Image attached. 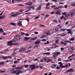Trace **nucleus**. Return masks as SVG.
Returning a JSON list of instances; mask_svg holds the SVG:
<instances>
[{"label":"nucleus","instance_id":"46","mask_svg":"<svg viewBox=\"0 0 75 75\" xmlns=\"http://www.w3.org/2000/svg\"><path fill=\"white\" fill-rule=\"evenodd\" d=\"M29 8H33V6H30L29 7H27L26 8H27L28 9Z\"/></svg>","mask_w":75,"mask_h":75},{"label":"nucleus","instance_id":"21","mask_svg":"<svg viewBox=\"0 0 75 75\" xmlns=\"http://www.w3.org/2000/svg\"><path fill=\"white\" fill-rule=\"evenodd\" d=\"M65 17H70V14L69 13L68 14H66L65 15Z\"/></svg>","mask_w":75,"mask_h":75},{"label":"nucleus","instance_id":"34","mask_svg":"<svg viewBox=\"0 0 75 75\" xmlns=\"http://www.w3.org/2000/svg\"><path fill=\"white\" fill-rule=\"evenodd\" d=\"M52 60L51 59H49L47 60V62H50V61H51Z\"/></svg>","mask_w":75,"mask_h":75},{"label":"nucleus","instance_id":"52","mask_svg":"<svg viewBox=\"0 0 75 75\" xmlns=\"http://www.w3.org/2000/svg\"><path fill=\"white\" fill-rule=\"evenodd\" d=\"M24 67H25V68H27L28 67V65H25Z\"/></svg>","mask_w":75,"mask_h":75},{"label":"nucleus","instance_id":"35","mask_svg":"<svg viewBox=\"0 0 75 75\" xmlns=\"http://www.w3.org/2000/svg\"><path fill=\"white\" fill-rule=\"evenodd\" d=\"M67 35V34L65 33V34H61V36H63V37H64V36H65V35Z\"/></svg>","mask_w":75,"mask_h":75},{"label":"nucleus","instance_id":"50","mask_svg":"<svg viewBox=\"0 0 75 75\" xmlns=\"http://www.w3.org/2000/svg\"><path fill=\"white\" fill-rule=\"evenodd\" d=\"M54 7H56V6H54L53 5H52L51 6V8H54Z\"/></svg>","mask_w":75,"mask_h":75},{"label":"nucleus","instance_id":"36","mask_svg":"<svg viewBox=\"0 0 75 75\" xmlns=\"http://www.w3.org/2000/svg\"><path fill=\"white\" fill-rule=\"evenodd\" d=\"M33 4V3H32V2H30L29 3V6H31V5H32V4Z\"/></svg>","mask_w":75,"mask_h":75},{"label":"nucleus","instance_id":"47","mask_svg":"<svg viewBox=\"0 0 75 75\" xmlns=\"http://www.w3.org/2000/svg\"><path fill=\"white\" fill-rule=\"evenodd\" d=\"M39 17H40L39 15V16H37L35 18H34V19H37V18L38 19L39 18Z\"/></svg>","mask_w":75,"mask_h":75},{"label":"nucleus","instance_id":"64","mask_svg":"<svg viewBox=\"0 0 75 75\" xmlns=\"http://www.w3.org/2000/svg\"><path fill=\"white\" fill-rule=\"evenodd\" d=\"M54 23H57V20H54Z\"/></svg>","mask_w":75,"mask_h":75},{"label":"nucleus","instance_id":"43","mask_svg":"<svg viewBox=\"0 0 75 75\" xmlns=\"http://www.w3.org/2000/svg\"><path fill=\"white\" fill-rule=\"evenodd\" d=\"M41 41H47V40L43 39Z\"/></svg>","mask_w":75,"mask_h":75},{"label":"nucleus","instance_id":"7","mask_svg":"<svg viewBox=\"0 0 75 75\" xmlns=\"http://www.w3.org/2000/svg\"><path fill=\"white\" fill-rule=\"evenodd\" d=\"M59 64H60L59 67H61V68H64V66H63V64L61 62H59L58 63Z\"/></svg>","mask_w":75,"mask_h":75},{"label":"nucleus","instance_id":"55","mask_svg":"<svg viewBox=\"0 0 75 75\" xmlns=\"http://www.w3.org/2000/svg\"><path fill=\"white\" fill-rule=\"evenodd\" d=\"M58 42H59V40H56V43H58Z\"/></svg>","mask_w":75,"mask_h":75},{"label":"nucleus","instance_id":"62","mask_svg":"<svg viewBox=\"0 0 75 75\" xmlns=\"http://www.w3.org/2000/svg\"><path fill=\"white\" fill-rule=\"evenodd\" d=\"M21 35H24V34H25V33H24L23 32H21Z\"/></svg>","mask_w":75,"mask_h":75},{"label":"nucleus","instance_id":"63","mask_svg":"<svg viewBox=\"0 0 75 75\" xmlns=\"http://www.w3.org/2000/svg\"><path fill=\"white\" fill-rule=\"evenodd\" d=\"M63 8V7H62V6H60L58 7V8L59 9V8Z\"/></svg>","mask_w":75,"mask_h":75},{"label":"nucleus","instance_id":"60","mask_svg":"<svg viewBox=\"0 0 75 75\" xmlns=\"http://www.w3.org/2000/svg\"><path fill=\"white\" fill-rule=\"evenodd\" d=\"M30 10H31V9H28V10L25 11V12H28V11H30Z\"/></svg>","mask_w":75,"mask_h":75},{"label":"nucleus","instance_id":"19","mask_svg":"<svg viewBox=\"0 0 75 75\" xmlns=\"http://www.w3.org/2000/svg\"><path fill=\"white\" fill-rule=\"evenodd\" d=\"M67 42H65V43L64 42H63L62 41L61 42V44H62V45H67Z\"/></svg>","mask_w":75,"mask_h":75},{"label":"nucleus","instance_id":"26","mask_svg":"<svg viewBox=\"0 0 75 75\" xmlns=\"http://www.w3.org/2000/svg\"><path fill=\"white\" fill-rule=\"evenodd\" d=\"M0 32L1 33H3V32H4V31L3 30V29H2V28H0Z\"/></svg>","mask_w":75,"mask_h":75},{"label":"nucleus","instance_id":"13","mask_svg":"<svg viewBox=\"0 0 75 75\" xmlns=\"http://www.w3.org/2000/svg\"><path fill=\"white\" fill-rule=\"evenodd\" d=\"M73 71L74 70H73V69H71L68 70L66 71V72L68 73L69 72H73Z\"/></svg>","mask_w":75,"mask_h":75},{"label":"nucleus","instance_id":"16","mask_svg":"<svg viewBox=\"0 0 75 75\" xmlns=\"http://www.w3.org/2000/svg\"><path fill=\"white\" fill-rule=\"evenodd\" d=\"M25 50V48H22L19 50V51L21 52H23V51H24Z\"/></svg>","mask_w":75,"mask_h":75},{"label":"nucleus","instance_id":"12","mask_svg":"<svg viewBox=\"0 0 75 75\" xmlns=\"http://www.w3.org/2000/svg\"><path fill=\"white\" fill-rule=\"evenodd\" d=\"M51 67L52 68V69H54V68L56 67V64H53L51 65Z\"/></svg>","mask_w":75,"mask_h":75},{"label":"nucleus","instance_id":"61","mask_svg":"<svg viewBox=\"0 0 75 75\" xmlns=\"http://www.w3.org/2000/svg\"><path fill=\"white\" fill-rule=\"evenodd\" d=\"M75 54H73L71 56V57H75Z\"/></svg>","mask_w":75,"mask_h":75},{"label":"nucleus","instance_id":"6","mask_svg":"<svg viewBox=\"0 0 75 75\" xmlns=\"http://www.w3.org/2000/svg\"><path fill=\"white\" fill-rule=\"evenodd\" d=\"M39 39H37V41L35 42V44H37V45H39V44L41 42V40H39Z\"/></svg>","mask_w":75,"mask_h":75},{"label":"nucleus","instance_id":"2","mask_svg":"<svg viewBox=\"0 0 75 75\" xmlns=\"http://www.w3.org/2000/svg\"><path fill=\"white\" fill-rule=\"evenodd\" d=\"M22 72H23L21 71L16 70L15 71H14L13 72H12L11 74H15V73H16L15 74V75H19L20 73H22Z\"/></svg>","mask_w":75,"mask_h":75},{"label":"nucleus","instance_id":"3","mask_svg":"<svg viewBox=\"0 0 75 75\" xmlns=\"http://www.w3.org/2000/svg\"><path fill=\"white\" fill-rule=\"evenodd\" d=\"M30 69L32 70H34L35 69V66L34 64H32L30 66Z\"/></svg>","mask_w":75,"mask_h":75},{"label":"nucleus","instance_id":"5","mask_svg":"<svg viewBox=\"0 0 75 75\" xmlns=\"http://www.w3.org/2000/svg\"><path fill=\"white\" fill-rule=\"evenodd\" d=\"M7 45H10L12 46L13 45V40H11L7 42Z\"/></svg>","mask_w":75,"mask_h":75},{"label":"nucleus","instance_id":"37","mask_svg":"<svg viewBox=\"0 0 75 75\" xmlns=\"http://www.w3.org/2000/svg\"><path fill=\"white\" fill-rule=\"evenodd\" d=\"M50 3L49 2H48L46 4V6H50Z\"/></svg>","mask_w":75,"mask_h":75},{"label":"nucleus","instance_id":"45","mask_svg":"<svg viewBox=\"0 0 75 75\" xmlns=\"http://www.w3.org/2000/svg\"><path fill=\"white\" fill-rule=\"evenodd\" d=\"M62 14H63V15H65L66 14H67V13H66V12H63L62 13Z\"/></svg>","mask_w":75,"mask_h":75},{"label":"nucleus","instance_id":"33","mask_svg":"<svg viewBox=\"0 0 75 75\" xmlns=\"http://www.w3.org/2000/svg\"><path fill=\"white\" fill-rule=\"evenodd\" d=\"M67 33H68V34H72V31H71V30H70L69 32H68Z\"/></svg>","mask_w":75,"mask_h":75},{"label":"nucleus","instance_id":"54","mask_svg":"<svg viewBox=\"0 0 75 75\" xmlns=\"http://www.w3.org/2000/svg\"><path fill=\"white\" fill-rule=\"evenodd\" d=\"M17 68L18 70H20L21 69V68L20 67H17Z\"/></svg>","mask_w":75,"mask_h":75},{"label":"nucleus","instance_id":"9","mask_svg":"<svg viewBox=\"0 0 75 75\" xmlns=\"http://www.w3.org/2000/svg\"><path fill=\"white\" fill-rule=\"evenodd\" d=\"M45 34L47 36H48L50 35V32L49 30H48L46 32H45Z\"/></svg>","mask_w":75,"mask_h":75},{"label":"nucleus","instance_id":"58","mask_svg":"<svg viewBox=\"0 0 75 75\" xmlns=\"http://www.w3.org/2000/svg\"><path fill=\"white\" fill-rule=\"evenodd\" d=\"M40 27H45V25H40Z\"/></svg>","mask_w":75,"mask_h":75},{"label":"nucleus","instance_id":"18","mask_svg":"<svg viewBox=\"0 0 75 75\" xmlns=\"http://www.w3.org/2000/svg\"><path fill=\"white\" fill-rule=\"evenodd\" d=\"M28 39H30V38L28 37H25L24 38V41H28Z\"/></svg>","mask_w":75,"mask_h":75},{"label":"nucleus","instance_id":"39","mask_svg":"<svg viewBox=\"0 0 75 75\" xmlns=\"http://www.w3.org/2000/svg\"><path fill=\"white\" fill-rule=\"evenodd\" d=\"M15 1H17L18 2H20V1H21V0H14Z\"/></svg>","mask_w":75,"mask_h":75},{"label":"nucleus","instance_id":"4","mask_svg":"<svg viewBox=\"0 0 75 75\" xmlns=\"http://www.w3.org/2000/svg\"><path fill=\"white\" fill-rule=\"evenodd\" d=\"M14 13H15V12H11V16H12V17H17V13H16L14 14Z\"/></svg>","mask_w":75,"mask_h":75},{"label":"nucleus","instance_id":"22","mask_svg":"<svg viewBox=\"0 0 75 75\" xmlns=\"http://www.w3.org/2000/svg\"><path fill=\"white\" fill-rule=\"evenodd\" d=\"M10 24L11 25H13V26H16L15 23H11Z\"/></svg>","mask_w":75,"mask_h":75},{"label":"nucleus","instance_id":"10","mask_svg":"<svg viewBox=\"0 0 75 75\" xmlns=\"http://www.w3.org/2000/svg\"><path fill=\"white\" fill-rule=\"evenodd\" d=\"M17 50H18L17 48H16L14 51V52L13 53V55H15L17 54Z\"/></svg>","mask_w":75,"mask_h":75},{"label":"nucleus","instance_id":"15","mask_svg":"<svg viewBox=\"0 0 75 75\" xmlns=\"http://www.w3.org/2000/svg\"><path fill=\"white\" fill-rule=\"evenodd\" d=\"M55 14H58V15H60L61 14V13L59 12V11L58 10H57L56 11V12L55 13Z\"/></svg>","mask_w":75,"mask_h":75},{"label":"nucleus","instance_id":"30","mask_svg":"<svg viewBox=\"0 0 75 75\" xmlns=\"http://www.w3.org/2000/svg\"><path fill=\"white\" fill-rule=\"evenodd\" d=\"M56 53L55 54H57V56L58 55H60L61 54V53L59 52H56Z\"/></svg>","mask_w":75,"mask_h":75},{"label":"nucleus","instance_id":"51","mask_svg":"<svg viewBox=\"0 0 75 75\" xmlns=\"http://www.w3.org/2000/svg\"><path fill=\"white\" fill-rule=\"evenodd\" d=\"M60 69V67H56V69Z\"/></svg>","mask_w":75,"mask_h":75},{"label":"nucleus","instance_id":"42","mask_svg":"<svg viewBox=\"0 0 75 75\" xmlns=\"http://www.w3.org/2000/svg\"><path fill=\"white\" fill-rule=\"evenodd\" d=\"M71 6H73V7H75V4H71Z\"/></svg>","mask_w":75,"mask_h":75},{"label":"nucleus","instance_id":"23","mask_svg":"<svg viewBox=\"0 0 75 75\" xmlns=\"http://www.w3.org/2000/svg\"><path fill=\"white\" fill-rule=\"evenodd\" d=\"M37 38H38L37 37H36L35 38L31 39V40L33 41H34V40H36V39H37Z\"/></svg>","mask_w":75,"mask_h":75},{"label":"nucleus","instance_id":"29","mask_svg":"<svg viewBox=\"0 0 75 75\" xmlns=\"http://www.w3.org/2000/svg\"><path fill=\"white\" fill-rule=\"evenodd\" d=\"M1 19H4L5 18V16L4 15H3L2 16H1Z\"/></svg>","mask_w":75,"mask_h":75},{"label":"nucleus","instance_id":"40","mask_svg":"<svg viewBox=\"0 0 75 75\" xmlns=\"http://www.w3.org/2000/svg\"><path fill=\"white\" fill-rule=\"evenodd\" d=\"M33 48V46H30L29 47H28V49H31Z\"/></svg>","mask_w":75,"mask_h":75},{"label":"nucleus","instance_id":"44","mask_svg":"<svg viewBox=\"0 0 75 75\" xmlns=\"http://www.w3.org/2000/svg\"><path fill=\"white\" fill-rule=\"evenodd\" d=\"M64 16H62L60 18V19H64Z\"/></svg>","mask_w":75,"mask_h":75},{"label":"nucleus","instance_id":"14","mask_svg":"<svg viewBox=\"0 0 75 75\" xmlns=\"http://www.w3.org/2000/svg\"><path fill=\"white\" fill-rule=\"evenodd\" d=\"M41 5H40L37 7V10H41Z\"/></svg>","mask_w":75,"mask_h":75},{"label":"nucleus","instance_id":"8","mask_svg":"<svg viewBox=\"0 0 75 75\" xmlns=\"http://www.w3.org/2000/svg\"><path fill=\"white\" fill-rule=\"evenodd\" d=\"M74 48L73 47H71L69 49V52H72V51H74Z\"/></svg>","mask_w":75,"mask_h":75},{"label":"nucleus","instance_id":"57","mask_svg":"<svg viewBox=\"0 0 75 75\" xmlns=\"http://www.w3.org/2000/svg\"><path fill=\"white\" fill-rule=\"evenodd\" d=\"M25 35L26 36H29V34H28V33H26Z\"/></svg>","mask_w":75,"mask_h":75},{"label":"nucleus","instance_id":"31","mask_svg":"<svg viewBox=\"0 0 75 75\" xmlns=\"http://www.w3.org/2000/svg\"><path fill=\"white\" fill-rule=\"evenodd\" d=\"M18 6H21V7H24V5L22 4H19L18 5Z\"/></svg>","mask_w":75,"mask_h":75},{"label":"nucleus","instance_id":"1","mask_svg":"<svg viewBox=\"0 0 75 75\" xmlns=\"http://www.w3.org/2000/svg\"><path fill=\"white\" fill-rule=\"evenodd\" d=\"M69 14L70 15V17H71V18H73L75 16V13L74 12L73 10H71L69 12Z\"/></svg>","mask_w":75,"mask_h":75},{"label":"nucleus","instance_id":"25","mask_svg":"<svg viewBox=\"0 0 75 75\" xmlns=\"http://www.w3.org/2000/svg\"><path fill=\"white\" fill-rule=\"evenodd\" d=\"M18 40V39L17 38H16L13 39V42H15L16 41H17Z\"/></svg>","mask_w":75,"mask_h":75},{"label":"nucleus","instance_id":"32","mask_svg":"<svg viewBox=\"0 0 75 75\" xmlns=\"http://www.w3.org/2000/svg\"><path fill=\"white\" fill-rule=\"evenodd\" d=\"M65 30H67V29H61L60 30V31H63V32L65 31Z\"/></svg>","mask_w":75,"mask_h":75},{"label":"nucleus","instance_id":"24","mask_svg":"<svg viewBox=\"0 0 75 75\" xmlns=\"http://www.w3.org/2000/svg\"><path fill=\"white\" fill-rule=\"evenodd\" d=\"M75 40V38H72L71 39H70V41H74Z\"/></svg>","mask_w":75,"mask_h":75},{"label":"nucleus","instance_id":"59","mask_svg":"<svg viewBox=\"0 0 75 75\" xmlns=\"http://www.w3.org/2000/svg\"><path fill=\"white\" fill-rule=\"evenodd\" d=\"M14 45H17L18 46V45H19V44H18V43H14Z\"/></svg>","mask_w":75,"mask_h":75},{"label":"nucleus","instance_id":"17","mask_svg":"<svg viewBox=\"0 0 75 75\" xmlns=\"http://www.w3.org/2000/svg\"><path fill=\"white\" fill-rule=\"evenodd\" d=\"M1 58L2 59H8V57H5L4 56H2Z\"/></svg>","mask_w":75,"mask_h":75},{"label":"nucleus","instance_id":"27","mask_svg":"<svg viewBox=\"0 0 75 75\" xmlns=\"http://www.w3.org/2000/svg\"><path fill=\"white\" fill-rule=\"evenodd\" d=\"M43 54L44 55H50V52H48L47 53H43Z\"/></svg>","mask_w":75,"mask_h":75},{"label":"nucleus","instance_id":"28","mask_svg":"<svg viewBox=\"0 0 75 75\" xmlns=\"http://www.w3.org/2000/svg\"><path fill=\"white\" fill-rule=\"evenodd\" d=\"M4 64V62H0V65H3Z\"/></svg>","mask_w":75,"mask_h":75},{"label":"nucleus","instance_id":"49","mask_svg":"<svg viewBox=\"0 0 75 75\" xmlns=\"http://www.w3.org/2000/svg\"><path fill=\"white\" fill-rule=\"evenodd\" d=\"M29 18H27V19H25L26 20H27V21L28 22L29 21Z\"/></svg>","mask_w":75,"mask_h":75},{"label":"nucleus","instance_id":"53","mask_svg":"<svg viewBox=\"0 0 75 75\" xmlns=\"http://www.w3.org/2000/svg\"><path fill=\"white\" fill-rule=\"evenodd\" d=\"M42 37L43 38H46V37H47V36L45 35H43L42 36Z\"/></svg>","mask_w":75,"mask_h":75},{"label":"nucleus","instance_id":"41","mask_svg":"<svg viewBox=\"0 0 75 75\" xmlns=\"http://www.w3.org/2000/svg\"><path fill=\"white\" fill-rule=\"evenodd\" d=\"M68 65L66 64L65 66H64V67H65L66 68H68Z\"/></svg>","mask_w":75,"mask_h":75},{"label":"nucleus","instance_id":"20","mask_svg":"<svg viewBox=\"0 0 75 75\" xmlns=\"http://www.w3.org/2000/svg\"><path fill=\"white\" fill-rule=\"evenodd\" d=\"M57 56V54L55 53L54 55H53V58H54V59H55V58H56Z\"/></svg>","mask_w":75,"mask_h":75},{"label":"nucleus","instance_id":"56","mask_svg":"<svg viewBox=\"0 0 75 75\" xmlns=\"http://www.w3.org/2000/svg\"><path fill=\"white\" fill-rule=\"evenodd\" d=\"M18 62V61H15L14 62V64H17V62Z\"/></svg>","mask_w":75,"mask_h":75},{"label":"nucleus","instance_id":"38","mask_svg":"<svg viewBox=\"0 0 75 75\" xmlns=\"http://www.w3.org/2000/svg\"><path fill=\"white\" fill-rule=\"evenodd\" d=\"M58 30H59V29L58 28H55V30L56 32L58 31Z\"/></svg>","mask_w":75,"mask_h":75},{"label":"nucleus","instance_id":"11","mask_svg":"<svg viewBox=\"0 0 75 75\" xmlns=\"http://www.w3.org/2000/svg\"><path fill=\"white\" fill-rule=\"evenodd\" d=\"M22 23V21H20L17 22V23L18 24V25H20V26H21L22 25V24L21 23Z\"/></svg>","mask_w":75,"mask_h":75},{"label":"nucleus","instance_id":"48","mask_svg":"<svg viewBox=\"0 0 75 75\" xmlns=\"http://www.w3.org/2000/svg\"><path fill=\"white\" fill-rule=\"evenodd\" d=\"M44 59L45 61H47V57L44 58Z\"/></svg>","mask_w":75,"mask_h":75}]
</instances>
